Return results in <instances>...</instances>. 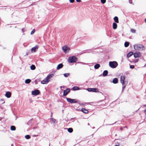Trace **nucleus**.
Listing matches in <instances>:
<instances>
[{
    "mask_svg": "<svg viewBox=\"0 0 146 146\" xmlns=\"http://www.w3.org/2000/svg\"><path fill=\"white\" fill-rule=\"evenodd\" d=\"M0 46H1V45L0 44Z\"/></svg>",
    "mask_w": 146,
    "mask_h": 146,
    "instance_id": "0e129e2a",
    "label": "nucleus"
},
{
    "mask_svg": "<svg viewBox=\"0 0 146 146\" xmlns=\"http://www.w3.org/2000/svg\"><path fill=\"white\" fill-rule=\"evenodd\" d=\"M52 113H51V115H50V116H51V117H52Z\"/></svg>",
    "mask_w": 146,
    "mask_h": 146,
    "instance_id": "5fc2aeb1",
    "label": "nucleus"
},
{
    "mask_svg": "<svg viewBox=\"0 0 146 146\" xmlns=\"http://www.w3.org/2000/svg\"><path fill=\"white\" fill-rule=\"evenodd\" d=\"M120 129L121 130H123V128L122 127H121L120 128Z\"/></svg>",
    "mask_w": 146,
    "mask_h": 146,
    "instance_id": "09e8293b",
    "label": "nucleus"
},
{
    "mask_svg": "<svg viewBox=\"0 0 146 146\" xmlns=\"http://www.w3.org/2000/svg\"><path fill=\"white\" fill-rule=\"evenodd\" d=\"M135 58H137V51H136L133 54Z\"/></svg>",
    "mask_w": 146,
    "mask_h": 146,
    "instance_id": "72a5a7b5",
    "label": "nucleus"
},
{
    "mask_svg": "<svg viewBox=\"0 0 146 146\" xmlns=\"http://www.w3.org/2000/svg\"><path fill=\"white\" fill-rule=\"evenodd\" d=\"M33 119H31L28 121V123H27V124L28 125L31 126L32 125Z\"/></svg>",
    "mask_w": 146,
    "mask_h": 146,
    "instance_id": "5701e85b",
    "label": "nucleus"
},
{
    "mask_svg": "<svg viewBox=\"0 0 146 146\" xmlns=\"http://www.w3.org/2000/svg\"><path fill=\"white\" fill-rule=\"evenodd\" d=\"M113 124H114V123H112V124H106V125H113Z\"/></svg>",
    "mask_w": 146,
    "mask_h": 146,
    "instance_id": "8fccbe9b",
    "label": "nucleus"
},
{
    "mask_svg": "<svg viewBox=\"0 0 146 146\" xmlns=\"http://www.w3.org/2000/svg\"><path fill=\"white\" fill-rule=\"evenodd\" d=\"M11 146H13V144H11Z\"/></svg>",
    "mask_w": 146,
    "mask_h": 146,
    "instance_id": "6e6d98bb",
    "label": "nucleus"
},
{
    "mask_svg": "<svg viewBox=\"0 0 146 146\" xmlns=\"http://www.w3.org/2000/svg\"><path fill=\"white\" fill-rule=\"evenodd\" d=\"M109 65L112 68H115L118 66V63L115 61H110L109 62Z\"/></svg>",
    "mask_w": 146,
    "mask_h": 146,
    "instance_id": "7ed1b4c3",
    "label": "nucleus"
},
{
    "mask_svg": "<svg viewBox=\"0 0 146 146\" xmlns=\"http://www.w3.org/2000/svg\"><path fill=\"white\" fill-rule=\"evenodd\" d=\"M130 68L131 69H133L135 68V66L134 65H130Z\"/></svg>",
    "mask_w": 146,
    "mask_h": 146,
    "instance_id": "e433bc0d",
    "label": "nucleus"
},
{
    "mask_svg": "<svg viewBox=\"0 0 146 146\" xmlns=\"http://www.w3.org/2000/svg\"><path fill=\"white\" fill-rule=\"evenodd\" d=\"M88 125H90V124L89 123H88Z\"/></svg>",
    "mask_w": 146,
    "mask_h": 146,
    "instance_id": "052dcab7",
    "label": "nucleus"
},
{
    "mask_svg": "<svg viewBox=\"0 0 146 146\" xmlns=\"http://www.w3.org/2000/svg\"><path fill=\"white\" fill-rule=\"evenodd\" d=\"M125 77L124 76H121L120 77V82L122 85V91L123 90V89L124 88L126 85L127 82V81L125 80Z\"/></svg>",
    "mask_w": 146,
    "mask_h": 146,
    "instance_id": "f257e3e1",
    "label": "nucleus"
},
{
    "mask_svg": "<svg viewBox=\"0 0 146 146\" xmlns=\"http://www.w3.org/2000/svg\"><path fill=\"white\" fill-rule=\"evenodd\" d=\"M64 76L65 77H68L70 75V74L69 73H64L63 74Z\"/></svg>",
    "mask_w": 146,
    "mask_h": 146,
    "instance_id": "c756f323",
    "label": "nucleus"
},
{
    "mask_svg": "<svg viewBox=\"0 0 146 146\" xmlns=\"http://www.w3.org/2000/svg\"><path fill=\"white\" fill-rule=\"evenodd\" d=\"M118 80L117 78H114L112 82L110 81L111 82H112L114 84H116L118 82Z\"/></svg>",
    "mask_w": 146,
    "mask_h": 146,
    "instance_id": "f8f14e48",
    "label": "nucleus"
},
{
    "mask_svg": "<svg viewBox=\"0 0 146 146\" xmlns=\"http://www.w3.org/2000/svg\"><path fill=\"white\" fill-rule=\"evenodd\" d=\"M38 46L37 45H36L35 46L32 48L31 50L32 52H35L36 50L38 49Z\"/></svg>",
    "mask_w": 146,
    "mask_h": 146,
    "instance_id": "9b49d317",
    "label": "nucleus"
},
{
    "mask_svg": "<svg viewBox=\"0 0 146 146\" xmlns=\"http://www.w3.org/2000/svg\"><path fill=\"white\" fill-rule=\"evenodd\" d=\"M94 128H95V127H93V129H94Z\"/></svg>",
    "mask_w": 146,
    "mask_h": 146,
    "instance_id": "680f3d73",
    "label": "nucleus"
},
{
    "mask_svg": "<svg viewBox=\"0 0 146 146\" xmlns=\"http://www.w3.org/2000/svg\"><path fill=\"white\" fill-rule=\"evenodd\" d=\"M73 119V118H72L71 119Z\"/></svg>",
    "mask_w": 146,
    "mask_h": 146,
    "instance_id": "e2e57ef3",
    "label": "nucleus"
},
{
    "mask_svg": "<svg viewBox=\"0 0 146 146\" xmlns=\"http://www.w3.org/2000/svg\"><path fill=\"white\" fill-rule=\"evenodd\" d=\"M31 69L32 70H34L35 69L36 67L34 65H32L30 67Z\"/></svg>",
    "mask_w": 146,
    "mask_h": 146,
    "instance_id": "393cba45",
    "label": "nucleus"
},
{
    "mask_svg": "<svg viewBox=\"0 0 146 146\" xmlns=\"http://www.w3.org/2000/svg\"><path fill=\"white\" fill-rule=\"evenodd\" d=\"M145 47L142 44H139L137 45V50H143L145 49Z\"/></svg>",
    "mask_w": 146,
    "mask_h": 146,
    "instance_id": "6e6552de",
    "label": "nucleus"
},
{
    "mask_svg": "<svg viewBox=\"0 0 146 146\" xmlns=\"http://www.w3.org/2000/svg\"><path fill=\"white\" fill-rule=\"evenodd\" d=\"M68 131L70 133H71L73 131V129L72 128H68Z\"/></svg>",
    "mask_w": 146,
    "mask_h": 146,
    "instance_id": "c85d7f7f",
    "label": "nucleus"
},
{
    "mask_svg": "<svg viewBox=\"0 0 146 146\" xmlns=\"http://www.w3.org/2000/svg\"><path fill=\"white\" fill-rule=\"evenodd\" d=\"M49 82V81L47 80L45 78L44 80L41 81V83L42 84H47Z\"/></svg>",
    "mask_w": 146,
    "mask_h": 146,
    "instance_id": "ddd939ff",
    "label": "nucleus"
},
{
    "mask_svg": "<svg viewBox=\"0 0 146 146\" xmlns=\"http://www.w3.org/2000/svg\"><path fill=\"white\" fill-rule=\"evenodd\" d=\"M67 101L69 103L71 104H74L77 103V100L76 99H72L69 98H66Z\"/></svg>",
    "mask_w": 146,
    "mask_h": 146,
    "instance_id": "20e7f679",
    "label": "nucleus"
},
{
    "mask_svg": "<svg viewBox=\"0 0 146 146\" xmlns=\"http://www.w3.org/2000/svg\"><path fill=\"white\" fill-rule=\"evenodd\" d=\"M145 23H146V18L145 19Z\"/></svg>",
    "mask_w": 146,
    "mask_h": 146,
    "instance_id": "13d9d810",
    "label": "nucleus"
},
{
    "mask_svg": "<svg viewBox=\"0 0 146 146\" xmlns=\"http://www.w3.org/2000/svg\"><path fill=\"white\" fill-rule=\"evenodd\" d=\"M108 71L107 70H105L103 73V76L104 77L108 75Z\"/></svg>",
    "mask_w": 146,
    "mask_h": 146,
    "instance_id": "a211bd4d",
    "label": "nucleus"
},
{
    "mask_svg": "<svg viewBox=\"0 0 146 146\" xmlns=\"http://www.w3.org/2000/svg\"><path fill=\"white\" fill-rule=\"evenodd\" d=\"M54 76V75L52 74H49L47 75V76L45 78L47 80L49 81V82L50 81V79L51 78L53 77Z\"/></svg>",
    "mask_w": 146,
    "mask_h": 146,
    "instance_id": "1a4fd4ad",
    "label": "nucleus"
},
{
    "mask_svg": "<svg viewBox=\"0 0 146 146\" xmlns=\"http://www.w3.org/2000/svg\"><path fill=\"white\" fill-rule=\"evenodd\" d=\"M62 49L64 52L65 53L68 52L70 50V48L67 46H64L62 47Z\"/></svg>",
    "mask_w": 146,
    "mask_h": 146,
    "instance_id": "423d86ee",
    "label": "nucleus"
},
{
    "mask_svg": "<svg viewBox=\"0 0 146 146\" xmlns=\"http://www.w3.org/2000/svg\"><path fill=\"white\" fill-rule=\"evenodd\" d=\"M35 3H33L32 4L30 5L31 6H32V5H34L35 4Z\"/></svg>",
    "mask_w": 146,
    "mask_h": 146,
    "instance_id": "49530a36",
    "label": "nucleus"
},
{
    "mask_svg": "<svg viewBox=\"0 0 146 146\" xmlns=\"http://www.w3.org/2000/svg\"><path fill=\"white\" fill-rule=\"evenodd\" d=\"M79 63H81V64H84L85 63H83V62H79Z\"/></svg>",
    "mask_w": 146,
    "mask_h": 146,
    "instance_id": "a18cd8bd",
    "label": "nucleus"
},
{
    "mask_svg": "<svg viewBox=\"0 0 146 146\" xmlns=\"http://www.w3.org/2000/svg\"><path fill=\"white\" fill-rule=\"evenodd\" d=\"M123 128H127V126H124V127H123Z\"/></svg>",
    "mask_w": 146,
    "mask_h": 146,
    "instance_id": "3c124183",
    "label": "nucleus"
},
{
    "mask_svg": "<svg viewBox=\"0 0 146 146\" xmlns=\"http://www.w3.org/2000/svg\"><path fill=\"white\" fill-rule=\"evenodd\" d=\"M33 137H36V135H34L33 136Z\"/></svg>",
    "mask_w": 146,
    "mask_h": 146,
    "instance_id": "4d7b16f0",
    "label": "nucleus"
},
{
    "mask_svg": "<svg viewBox=\"0 0 146 146\" xmlns=\"http://www.w3.org/2000/svg\"><path fill=\"white\" fill-rule=\"evenodd\" d=\"M141 56V54L139 52H137V57H140Z\"/></svg>",
    "mask_w": 146,
    "mask_h": 146,
    "instance_id": "4c0bfd02",
    "label": "nucleus"
},
{
    "mask_svg": "<svg viewBox=\"0 0 146 146\" xmlns=\"http://www.w3.org/2000/svg\"><path fill=\"white\" fill-rule=\"evenodd\" d=\"M92 92H98V90L96 88H92Z\"/></svg>",
    "mask_w": 146,
    "mask_h": 146,
    "instance_id": "cd10ccee",
    "label": "nucleus"
},
{
    "mask_svg": "<svg viewBox=\"0 0 146 146\" xmlns=\"http://www.w3.org/2000/svg\"><path fill=\"white\" fill-rule=\"evenodd\" d=\"M117 25L116 23L114 22L113 24V28L114 29H115L117 28Z\"/></svg>",
    "mask_w": 146,
    "mask_h": 146,
    "instance_id": "6ab92c4d",
    "label": "nucleus"
},
{
    "mask_svg": "<svg viewBox=\"0 0 146 146\" xmlns=\"http://www.w3.org/2000/svg\"><path fill=\"white\" fill-rule=\"evenodd\" d=\"M40 93V91L39 90L36 89L32 91L31 94L32 95L37 96Z\"/></svg>",
    "mask_w": 146,
    "mask_h": 146,
    "instance_id": "39448f33",
    "label": "nucleus"
},
{
    "mask_svg": "<svg viewBox=\"0 0 146 146\" xmlns=\"http://www.w3.org/2000/svg\"><path fill=\"white\" fill-rule=\"evenodd\" d=\"M40 81V79H37L35 81V82L36 84H38V82Z\"/></svg>",
    "mask_w": 146,
    "mask_h": 146,
    "instance_id": "2f4dec72",
    "label": "nucleus"
},
{
    "mask_svg": "<svg viewBox=\"0 0 146 146\" xmlns=\"http://www.w3.org/2000/svg\"><path fill=\"white\" fill-rule=\"evenodd\" d=\"M29 101H30V103L32 102V100H31V99H30L29 100Z\"/></svg>",
    "mask_w": 146,
    "mask_h": 146,
    "instance_id": "de8ad7c7",
    "label": "nucleus"
},
{
    "mask_svg": "<svg viewBox=\"0 0 146 146\" xmlns=\"http://www.w3.org/2000/svg\"><path fill=\"white\" fill-rule=\"evenodd\" d=\"M92 88H88L87 90L89 92H92Z\"/></svg>",
    "mask_w": 146,
    "mask_h": 146,
    "instance_id": "ea45409f",
    "label": "nucleus"
},
{
    "mask_svg": "<svg viewBox=\"0 0 146 146\" xmlns=\"http://www.w3.org/2000/svg\"><path fill=\"white\" fill-rule=\"evenodd\" d=\"M144 112L145 115H146V109L144 110Z\"/></svg>",
    "mask_w": 146,
    "mask_h": 146,
    "instance_id": "c03bdc74",
    "label": "nucleus"
},
{
    "mask_svg": "<svg viewBox=\"0 0 146 146\" xmlns=\"http://www.w3.org/2000/svg\"><path fill=\"white\" fill-rule=\"evenodd\" d=\"M70 90L69 88H66V90H64L63 92V96H66L70 92Z\"/></svg>",
    "mask_w": 146,
    "mask_h": 146,
    "instance_id": "0eeeda50",
    "label": "nucleus"
},
{
    "mask_svg": "<svg viewBox=\"0 0 146 146\" xmlns=\"http://www.w3.org/2000/svg\"><path fill=\"white\" fill-rule=\"evenodd\" d=\"M106 0H101V1L102 3L104 4L106 2Z\"/></svg>",
    "mask_w": 146,
    "mask_h": 146,
    "instance_id": "c9c22d12",
    "label": "nucleus"
},
{
    "mask_svg": "<svg viewBox=\"0 0 146 146\" xmlns=\"http://www.w3.org/2000/svg\"><path fill=\"white\" fill-rule=\"evenodd\" d=\"M131 32L133 33H135L136 32V30L133 29H131Z\"/></svg>",
    "mask_w": 146,
    "mask_h": 146,
    "instance_id": "473e14b6",
    "label": "nucleus"
},
{
    "mask_svg": "<svg viewBox=\"0 0 146 146\" xmlns=\"http://www.w3.org/2000/svg\"><path fill=\"white\" fill-rule=\"evenodd\" d=\"M76 1L78 2H81V0H76Z\"/></svg>",
    "mask_w": 146,
    "mask_h": 146,
    "instance_id": "37998d69",
    "label": "nucleus"
},
{
    "mask_svg": "<svg viewBox=\"0 0 146 146\" xmlns=\"http://www.w3.org/2000/svg\"><path fill=\"white\" fill-rule=\"evenodd\" d=\"M100 67V65L99 64H96L94 66V68L96 69H98Z\"/></svg>",
    "mask_w": 146,
    "mask_h": 146,
    "instance_id": "412c9836",
    "label": "nucleus"
},
{
    "mask_svg": "<svg viewBox=\"0 0 146 146\" xmlns=\"http://www.w3.org/2000/svg\"><path fill=\"white\" fill-rule=\"evenodd\" d=\"M25 137L26 139H28L31 138V137L30 135H27L25 136Z\"/></svg>",
    "mask_w": 146,
    "mask_h": 146,
    "instance_id": "7c9ffc66",
    "label": "nucleus"
},
{
    "mask_svg": "<svg viewBox=\"0 0 146 146\" xmlns=\"http://www.w3.org/2000/svg\"><path fill=\"white\" fill-rule=\"evenodd\" d=\"M50 121L51 122V123L54 124H56L57 123V121H56V119L52 117L50 119Z\"/></svg>",
    "mask_w": 146,
    "mask_h": 146,
    "instance_id": "9d476101",
    "label": "nucleus"
},
{
    "mask_svg": "<svg viewBox=\"0 0 146 146\" xmlns=\"http://www.w3.org/2000/svg\"><path fill=\"white\" fill-rule=\"evenodd\" d=\"M31 81V80L29 79H28L25 80V83L27 84H29Z\"/></svg>",
    "mask_w": 146,
    "mask_h": 146,
    "instance_id": "b1692460",
    "label": "nucleus"
},
{
    "mask_svg": "<svg viewBox=\"0 0 146 146\" xmlns=\"http://www.w3.org/2000/svg\"><path fill=\"white\" fill-rule=\"evenodd\" d=\"M77 60V57L75 56L69 57L68 58V61L70 63L75 62Z\"/></svg>",
    "mask_w": 146,
    "mask_h": 146,
    "instance_id": "f03ea898",
    "label": "nucleus"
},
{
    "mask_svg": "<svg viewBox=\"0 0 146 146\" xmlns=\"http://www.w3.org/2000/svg\"><path fill=\"white\" fill-rule=\"evenodd\" d=\"M133 54V53L132 52H129L127 55V58H129L132 56Z\"/></svg>",
    "mask_w": 146,
    "mask_h": 146,
    "instance_id": "4be33fe9",
    "label": "nucleus"
},
{
    "mask_svg": "<svg viewBox=\"0 0 146 146\" xmlns=\"http://www.w3.org/2000/svg\"><path fill=\"white\" fill-rule=\"evenodd\" d=\"M5 96L8 98H9L11 97V93L9 92H6L5 94Z\"/></svg>",
    "mask_w": 146,
    "mask_h": 146,
    "instance_id": "4468645a",
    "label": "nucleus"
},
{
    "mask_svg": "<svg viewBox=\"0 0 146 146\" xmlns=\"http://www.w3.org/2000/svg\"><path fill=\"white\" fill-rule=\"evenodd\" d=\"M81 111L85 113H87L88 112V111L85 108H82Z\"/></svg>",
    "mask_w": 146,
    "mask_h": 146,
    "instance_id": "dca6fc26",
    "label": "nucleus"
},
{
    "mask_svg": "<svg viewBox=\"0 0 146 146\" xmlns=\"http://www.w3.org/2000/svg\"><path fill=\"white\" fill-rule=\"evenodd\" d=\"M135 62H137V59H136L135 60Z\"/></svg>",
    "mask_w": 146,
    "mask_h": 146,
    "instance_id": "864d4df0",
    "label": "nucleus"
},
{
    "mask_svg": "<svg viewBox=\"0 0 146 146\" xmlns=\"http://www.w3.org/2000/svg\"><path fill=\"white\" fill-rule=\"evenodd\" d=\"M129 3L130 4L132 3V0H129Z\"/></svg>",
    "mask_w": 146,
    "mask_h": 146,
    "instance_id": "79ce46f5",
    "label": "nucleus"
},
{
    "mask_svg": "<svg viewBox=\"0 0 146 146\" xmlns=\"http://www.w3.org/2000/svg\"><path fill=\"white\" fill-rule=\"evenodd\" d=\"M113 20L116 23H119V20L118 17L117 16H115L113 18Z\"/></svg>",
    "mask_w": 146,
    "mask_h": 146,
    "instance_id": "aec40b11",
    "label": "nucleus"
},
{
    "mask_svg": "<svg viewBox=\"0 0 146 146\" xmlns=\"http://www.w3.org/2000/svg\"><path fill=\"white\" fill-rule=\"evenodd\" d=\"M63 65L62 63H60L58 64L56 68L57 70H59L63 67Z\"/></svg>",
    "mask_w": 146,
    "mask_h": 146,
    "instance_id": "2eb2a0df",
    "label": "nucleus"
},
{
    "mask_svg": "<svg viewBox=\"0 0 146 146\" xmlns=\"http://www.w3.org/2000/svg\"><path fill=\"white\" fill-rule=\"evenodd\" d=\"M74 0H69V1L71 3H73L74 1Z\"/></svg>",
    "mask_w": 146,
    "mask_h": 146,
    "instance_id": "a19ab883",
    "label": "nucleus"
},
{
    "mask_svg": "<svg viewBox=\"0 0 146 146\" xmlns=\"http://www.w3.org/2000/svg\"><path fill=\"white\" fill-rule=\"evenodd\" d=\"M11 129L12 131H15L16 130V128L15 126L13 125H12L11 126Z\"/></svg>",
    "mask_w": 146,
    "mask_h": 146,
    "instance_id": "bb28decb",
    "label": "nucleus"
},
{
    "mask_svg": "<svg viewBox=\"0 0 146 146\" xmlns=\"http://www.w3.org/2000/svg\"><path fill=\"white\" fill-rule=\"evenodd\" d=\"M35 29H33L31 32V35H32L35 32Z\"/></svg>",
    "mask_w": 146,
    "mask_h": 146,
    "instance_id": "f704fd0d",
    "label": "nucleus"
},
{
    "mask_svg": "<svg viewBox=\"0 0 146 146\" xmlns=\"http://www.w3.org/2000/svg\"><path fill=\"white\" fill-rule=\"evenodd\" d=\"M60 88H64V86H61L60 87Z\"/></svg>",
    "mask_w": 146,
    "mask_h": 146,
    "instance_id": "603ef678",
    "label": "nucleus"
},
{
    "mask_svg": "<svg viewBox=\"0 0 146 146\" xmlns=\"http://www.w3.org/2000/svg\"><path fill=\"white\" fill-rule=\"evenodd\" d=\"M80 89V88L76 86H74L72 88V90L73 91L78 90Z\"/></svg>",
    "mask_w": 146,
    "mask_h": 146,
    "instance_id": "f3484780",
    "label": "nucleus"
},
{
    "mask_svg": "<svg viewBox=\"0 0 146 146\" xmlns=\"http://www.w3.org/2000/svg\"><path fill=\"white\" fill-rule=\"evenodd\" d=\"M129 42H127V41L125 42L124 43V46H125V47H127L129 46Z\"/></svg>",
    "mask_w": 146,
    "mask_h": 146,
    "instance_id": "a878e982",
    "label": "nucleus"
},
{
    "mask_svg": "<svg viewBox=\"0 0 146 146\" xmlns=\"http://www.w3.org/2000/svg\"><path fill=\"white\" fill-rule=\"evenodd\" d=\"M134 48L135 50H137V44H135L134 45Z\"/></svg>",
    "mask_w": 146,
    "mask_h": 146,
    "instance_id": "58836bf2",
    "label": "nucleus"
},
{
    "mask_svg": "<svg viewBox=\"0 0 146 146\" xmlns=\"http://www.w3.org/2000/svg\"><path fill=\"white\" fill-rule=\"evenodd\" d=\"M115 146H119V145H115Z\"/></svg>",
    "mask_w": 146,
    "mask_h": 146,
    "instance_id": "bf43d9fd",
    "label": "nucleus"
}]
</instances>
